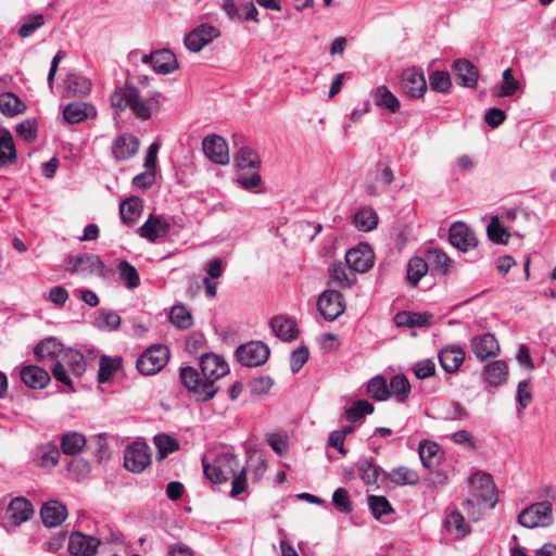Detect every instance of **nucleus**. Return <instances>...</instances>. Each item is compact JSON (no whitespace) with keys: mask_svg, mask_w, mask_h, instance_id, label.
Listing matches in <instances>:
<instances>
[{"mask_svg":"<svg viewBox=\"0 0 556 556\" xmlns=\"http://www.w3.org/2000/svg\"><path fill=\"white\" fill-rule=\"evenodd\" d=\"M200 369L203 378L192 367L180 369V381L197 401L205 402L215 396L218 388L216 381L229 372V365L225 358L215 353L203 354L200 358Z\"/></svg>","mask_w":556,"mask_h":556,"instance_id":"obj_1","label":"nucleus"},{"mask_svg":"<svg viewBox=\"0 0 556 556\" xmlns=\"http://www.w3.org/2000/svg\"><path fill=\"white\" fill-rule=\"evenodd\" d=\"M236 164L239 169L237 182L247 190L261 185L262 178L258 173L261 166L260 155L248 147H242L236 153Z\"/></svg>","mask_w":556,"mask_h":556,"instance_id":"obj_2","label":"nucleus"},{"mask_svg":"<svg viewBox=\"0 0 556 556\" xmlns=\"http://www.w3.org/2000/svg\"><path fill=\"white\" fill-rule=\"evenodd\" d=\"M518 522L525 528H546L554 522L553 504L549 501L536 502L518 515Z\"/></svg>","mask_w":556,"mask_h":556,"instance_id":"obj_3","label":"nucleus"},{"mask_svg":"<svg viewBox=\"0 0 556 556\" xmlns=\"http://www.w3.org/2000/svg\"><path fill=\"white\" fill-rule=\"evenodd\" d=\"M202 462L204 473L213 483L226 482L238 468V459L231 452L222 453L213 464L207 463L205 458Z\"/></svg>","mask_w":556,"mask_h":556,"instance_id":"obj_4","label":"nucleus"},{"mask_svg":"<svg viewBox=\"0 0 556 556\" xmlns=\"http://www.w3.org/2000/svg\"><path fill=\"white\" fill-rule=\"evenodd\" d=\"M168 349L165 345H152L137 359L136 366L144 376L155 375L167 364Z\"/></svg>","mask_w":556,"mask_h":556,"instance_id":"obj_5","label":"nucleus"},{"mask_svg":"<svg viewBox=\"0 0 556 556\" xmlns=\"http://www.w3.org/2000/svg\"><path fill=\"white\" fill-rule=\"evenodd\" d=\"M470 491L478 504L484 503L490 507L496 504V486L491 475L476 472L470 477Z\"/></svg>","mask_w":556,"mask_h":556,"instance_id":"obj_6","label":"nucleus"},{"mask_svg":"<svg viewBox=\"0 0 556 556\" xmlns=\"http://www.w3.org/2000/svg\"><path fill=\"white\" fill-rule=\"evenodd\" d=\"M269 353V348L264 342L251 341L241 344L236 351V356L243 366L257 367L267 362Z\"/></svg>","mask_w":556,"mask_h":556,"instance_id":"obj_7","label":"nucleus"},{"mask_svg":"<svg viewBox=\"0 0 556 556\" xmlns=\"http://www.w3.org/2000/svg\"><path fill=\"white\" fill-rule=\"evenodd\" d=\"M317 308L326 320L332 321L345 311L343 295L337 290H326L318 299Z\"/></svg>","mask_w":556,"mask_h":556,"instance_id":"obj_8","label":"nucleus"},{"mask_svg":"<svg viewBox=\"0 0 556 556\" xmlns=\"http://www.w3.org/2000/svg\"><path fill=\"white\" fill-rule=\"evenodd\" d=\"M150 462L149 446L144 442H134L125 450L124 465L129 471L141 472Z\"/></svg>","mask_w":556,"mask_h":556,"instance_id":"obj_9","label":"nucleus"},{"mask_svg":"<svg viewBox=\"0 0 556 556\" xmlns=\"http://www.w3.org/2000/svg\"><path fill=\"white\" fill-rule=\"evenodd\" d=\"M220 31L217 27L208 24H201L185 37V46L192 52H199L203 47L211 43L219 37Z\"/></svg>","mask_w":556,"mask_h":556,"instance_id":"obj_10","label":"nucleus"},{"mask_svg":"<svg viewBox=\"0 0 556 556\" xmlns=\"http://www.w3.org/2000/svg\"><path fill=\"white\" fill-rule=\"evenodd\" d=\"M170 229L169 218L163 215L151 214L148 219L137 229V233L149 242H156L164 238Z\"/></svg>","mask_w":556,"mask_h":556,"instance_id":"obj_11","label":"nucleus"},{"mask_svg":"<svg viewBox=\"0 0 556 556\" xmlns=\"http://www.w3.org/2000/svg\"><path fill=\"white\" fill-rule=\"evenodd\" d=\"M205 156L213 163L226 165L229 163V151L226 140L218 135L206 136L202 141Z\"/></svg>","mask_w":556,"mask_h":556,"instance_id":"obj_12","label":"nucleus"},{"mask_svg":"<svg viewBox=\"0 0 556 556\" xmlns=\"http://www.w3.org/2000/svg\"><path fill=\"white\" fill-rule=\"evenodd\" d=\"M345 262L354 273H365L374 265V252L368 244H359L346 252Z\"/></svg>","mask_w":556,"mask_h":556,"instance_id":"obj_13","label":"nucleus"},{"mask_svg":"<svg viewBox=\"0 0 556 556\" xmlns=\"http://www.w3.org/2000/svg\"><path fill=\"white\" fill-rule=\"evenodd\" d=\"M450 242L453 247L467 252L478 245L475 232L464 223H454L450 228Z\"/></svg>","mask_w":556,"mask_h":556,"instance_id":"obj_14","label":"nucleus"},{"mask_svg":"<svg viewBox=\"0 0 556 556\" xmlns=\"http://www.w3.org/2000/svg\"><path fill=\"white\" fill-rule=\"evenodd\" d=\"M102 267L103 264L101 260L92 254L68 256L66 260V270L75 275H91L97 270H100Z\"/></svg>","mask_w":556,"mask_h":556,"instance_id":"obj_15","label":"nucleus"},{"mask_svg":"<svg viewBox=\"0 0 556 556\" xmlns=\"http://www.w3.org/2000/svg\"><path fill=\"white\" fill-rule=\"evenodd\" d=\"M402 88L410 98H420L427 90V81L422 71L407 68L402 74Z\"/></svg>","mask_w":556,"mask_h":556,"instance_id":"obj_16","label":"nucleus"},{"mask_svg":"<svg viewBox=\"0 0 556 556\" xmlns=\"http://www.w3.org/2000/svg\"><path fill=\"white\" fill-rule=\"evenodd\" d=\"M100 543V540L94 536L74 532L70 536L68 551L74 556H93Z\"/></svg>","mask_w":556,"mask_h":556,"instance_id":"obj_17","label":"nucleus"},{"mask_svg":"<svg viewBox=\"0 0 556 556\" xmlns=\"http://www.w3.org/2000/svg\"><path fill=\"white\" fill-rule=\"evenodd\" d=\"M59 448L51 441L38 444L31 451V460L40 468H53L59 463Z\"/></svg>","mask_w":556,"mask_h":556,"instance_id":"obj_18","label":"nucleus"},{"mask_svg":"<svg viewBox=\"0 0 556 556\" xmlns=\"http://www.w3.org/2000/svg\"><path fill=\"white\" fill-rule=\"evenodd\" d=\"M142 63L149 64L159 74H169L177 68L175 54L167 50H159L142 58Z\"/></svg>","mask_w":556,"mask_h":556,"instance_id":"obj_19","label":"nucleus"},{"mask_svg":"<svg viewBox=\"0 0 556 556\" xmlns=\"http://www.w3.org/2000/svg\"><path fill=\"white\" fill-rule=\"evenodd\" d=\"M470 345L473 354L480 361H485L488 357L496 356L500 353V344L491 333L473 337Z\"/></svg>","mask_w":556,"mask_h":556,"instance_id":"obj_20","label":"nucleus"},{"mask_svg":"<svg viewBox=\"0 0 556 556\" xmlns=\"http://www.w3.org/2000/svg\"><path fill=\"white\" fill-rule=\"evenodd\" d=\"M34 514L31 503L24 497L13 498L7 509V518L13 526L27 521Z\"/></svg>","mask_w":556,"mask_h":556,"instance_id":"obj_21","label":"nucleus"},{"mask_svg":"<svg viewBox=\"0 0 556 556\" xmlns=\"http://www.w3.org/2000/svg\"><path fill=\"white\" fill-rule=\"evenodd\" d=\"M20 378L31 389H43L50 382L48 371L37 365L23 366L20 370Z\"/></svg>","mask_w":556,"mask_h":556,"instance_id":"obj_22","label":"nucleus"},{"mask_svg":"<svg viewBox=\"0 0 556 556\" xmlns=\"http://www.w3.org/2000/svg\"><path fill=\"white\" fill-rule=\"evenodd\" d=\"M139 149V140L137 137L123 134L118 136L112 144V152L117 160H129Z\"/></svg>","mask_w":556,"mask_h":556,"instance_id":"obj_23","label":"nucleus"},{"mask_svg":"<svg viewBox=\"0 0 556 556\" xmlns=\"http://www.w3.org/2000/svg\"><path fill=\"white\" fill-rule=\"evenodd\" d=\"M464 359L465 352L458 345L445 346L439 353L440 365L448 374L456 372Z\"/></svg>","mask_w":556,"mask_h":556,"instance_id":"obj_24","label":"nucleus"},{"mask_svg":"<svg viewBox=\"0 0 556 556\" xmlns=\"http://www.w3.org/2000/svg\"><path fill=\"white\" fill-rule=\"evenodd\" d=\"M137 92L138 88L129 84L116 87L110 97L111 105L118 112L129 110Z\"/></svg>","mask_w":556,"mask_h":556,"instance_id":"obj_25","label":"nucleus"},{"mask_svg":"<svg viewBox=\"0 0 556 556\" xmlns=\"http://www.w3.org/2000/svg\"><path fill=\"white\" fill-rule=\"evenodd\" d=\"M40 516L46 527H58L65 520L67 516V509L60 502L51 501L42 506Z\"/></svg>","mask_w":556,"mask_h":556,"instance_id":"obj_26","label":"nucleus"},{"mask_svg":"<svg viewBox=\"0 0 556 556\" xmlns=\"http://www.w3.org/2000/svg\"><path fill=\"white\" fill-rule=\"evenodd\" d=\"M454 71L458 84L467 88L476 87L479 73L472 63L465 59L457 60L454 63Z\"/></svg>","mask_w":556,"mask_h":556,"instance_id":"obj_27","label":"nucleus"},{"mask_svg":"<svg viewBox=\"0 0 556 556\" xmlns=\"http://www.w3.org/2000/svg\"><path fill=\"white\" fill-rule=\"evenodd\" d=\"M270 328L273 333L283 341H291L298 337L295 323L285 316H275L271 318Z\"/></svg>","mask_w":556,"mask_h":556,"instance_id":"obj_28","label":"nucleus"},{"mask_svg":"<svg viewBox=\"0 0 556 556\" xmlns=\"http://www.w3.org/2000/svg\"><path fill=\"white\" fill-rule=\"evenodd\" d=\"M93 116H96L94 108L85 102L68 103L63 111L64 119L71 124H76Z\"/></svg>","mask_w":556,"mask_h":556,"instance_id":"obj_29","label":"nucleus"},{"mask_svg":"<svg viewBox=\"0 0 556 556\" xmlns=\"http://www.w3.org/2000/svg\"><path fill=\"white\" fill-rule=\"evenodd\" d=\"M485 381L490 387H497L506 382L508 377V367L504 361H494L484 368Z\"/></svg>","mask_w":556,"mask_h":556,"instance_id":"obj_30","label":"nucleus"},{"mask_svg":"<svg viewBox=\"0 0 556 556\" xmlns=\"http://www.w3.org/2000/svg\"><path fill=\"white\" fill-rule=\"evenodd\" d=\"M159 108V102L154 97L143 99L140 92H137V99L132 101L130 111L131 113L142 121L149 119L154 111Z\"/></svg>","mask_w":556,"mask_h":556,"instance_id":"obj_31","label":"nucleus"},{"mask_svg":"<svg viewBox=\"0 0 556 556\" xmlns=\"http://www.w3.org/2000/svg\"><path fill=\"white\" fill-rule=\"evenodd\" d=\"M143 210L142 201L139 198L131 197L123 201L119 205L121 218L125 224L131 225L137 222Z\"/></svg>","mask_w":556,"mask_h":556,"instance_id":"obj_32","label":"nucleus"},{"mask_svg":"<svg viewBox=\"0 0 556 556\" xmlns=\"http://www.w3.org/2000/svg\"><path fill=\"white\" fill-rule=\"evenodd\" d=\"M329 273L332 280L341 288H351L356 281L354 271L341 262L331 264Z\"/></svg>","mask_w":556,"mask_h":556,"instance_id":"obj_33","label":"nucleus"},{"mask_svg":"<svg viewBox=\"0 0 556 556\" xmlns=\"http://www.w3.org/2000/svg\"><path fill=\"white\" fill-rule=\"evenodd\" d=\"M377 106L388 110L391 113L400 111L401 103L387 86H379L374 93Z\"/></svg>","mask_w":556,"mask_h":556,"instance_id":"obj_34","label":"nucleus"},{"mask_svg":"<svg viewBox=\"0 0 556 556\" xmlns=\"http://www.w3.org/2000/svg\"><path fill=\"white\" fill-rule=\"evenodd\" d=\"M16 160V150L12 135L7 129H0V166L13 163Z\"/></svg>","mask_w":556,"mask_h":556,"instance_id":"obj_35","label":"nucleus"},{"mask_svg":"<svg viewBox=\"0 0 556 556\" xmlns=\"http://www.w3.org/2000/svg\"><path fill=\"white\" fill-rule=\"evenodd\" d=\"M353 225L362 231H370L378 225V216L370 207L358 210L352 217Z\"/></svg>","mask_w":556,"mask_h":556,"instance_id":"obj_36","label":"nucleus"},{"mask_svg":"<svg viewBox=\"0 0 556 556\" xmlns=\"http://www.w3.org/2000/svg\"><path fill=\"white\" fill-rule=\"evenodd\" d=\"M444 526L452 535L458 539L464 538L470 531L469 525L465 522L464 516L456 510L451 511L446 516Z\"/></svg>","mask_w":556,"mask_h":556,"instance_id":"obj_37","label":"nucleus"},{"mask_svg":"<svg viewBox=\"0 0 556 556\" xmlns=\"http://www.w3.org/2000/svg\"><path fill=\"white\" fill-rule=\"evenodd\" d=\"M121 325V316L110 309H100L94 316V326L101 331H114Z\"/></svg>","mask_w":556,"mask_h":556,"instance_id":"obj_38","label":"nucleus"},{"mask_svg":"<svg viewBox=\"0 0 556 556\" xmlns=\"http://www.w3.org/2000/svg\"><path fill=\"white\" fill-rule=\"evenodd\" d=\"M433 316L428 313H399L395 316V323L397 326L408 327H424L429 326L432 321Z\"/></svg>","mask_w":556,"mask_h":556,"instance_id":"obj_39","label":"nucleus"},{"mask_svg":"<svg viewBox=\"0 0 556 556\" xmlns=\"http://www.w3.org/2000/svg\"><path fill=\"white\" fill-rule=\"evenodd\" d=\"M86 445V438L79 432H67L62 437L61 448L65 455H76Z\"/></svg>","mask_w":556,"mask_h":556,"instance_id":"obj_40","label":"nucleus"},{"mask_svg":"<svg viewBox=\"0 0 556 556\" xmlns=\"http://www.w3.org/2000/svg\"><path fill=\"white\" fill-rule=\"evenodd\" d=\"M62 349L63 345L55 338H47L35 346L34 352L39 359L53 362Z\"/></svg>","mask_w":556,"mask_h":556,"instance_id":"obj_41","label":"nucleus"},{"mask_svg":"<svg viewBox=\"0 0 556 556\" xmlns=\"http://www.w3.org/2000/svg\"><path fill=\"white\" fill-rule=\"evenodd\" d=\"M428 264L419 256H414L408 261L406 279L412 287H416L420 279L427 274Z\"/></svg>","mask_w":556,"mask_h":556,"instance_id":"obj_42","label":"nucleus"},{"mask_svg":"<svg viewBox=\"0 0 556 556\" xmlns=\"http://www.w3.org/2000/svg\"><path fill=\"white\" fill-rule=\"evenodd\" d=\"M440 447L437 443L422 441L419 444L418 453L422 465L426 468L434 467L440 460Z\"/></svg>","mask_w":556,"mask_h":556,"instance_id":"obj_43","label":"nucleus"},{"mask_svg":"<svg viewBox=\"0 0 556 556\" xmlns=\"http://www.w3.org/2000/svg\"><path fill=\"white\" fill-rule=\"evenodd\" d=\"M121 281L128 289H136L140 286V276L135 266L123 260L117 265Z\"/></svg>","mask_w":556,"mask_h":556,"instance_id":"obj_44","label":"nucleus"},{"mask_svg":"<svg viewBox=\"0 0 556 556\" xmlns=\"http://www.w3.org/2000/svg\"><path fill=\"white\" fill-rule=\"evenodd\" d=\"M122 358L118 356L110 357L103 355L100 358L98 381L104 383L121 368Z\"/></svg>","mask_w":556,"mask_h":556,"instance_id":"obj_45","label":"nucleus"},{"mask_svg":"<svg viewBox=\"0 0 556 556\" xmlns=\"http://www.w3.org/2000/svg\"><path fill=\"white\" fill-rule=\"evenodd\" d=\"M169 319L179 329H188L193 324L192 315L184 304H176L172 307Z\"/></svg>","mask_w":556,"mask_h":556,"instance_id":"obj_46","label":"nucleus"},{"mask_svg":"<svg viewBox=\"0 0 556 556\" xmlns=\"http://www.w3.org/2000/svg\"><path fill=\"white\" fill-rule=\"evenodd\" d=\"M24 110L23 102L12 92L0 94V111L8 116H14Z\"/></svg>","mask_w":556,"mask_h":556,"instance_id":"obj_47","label":"nucleus"},{"mask_svg":"<svg viewBox=\"0 0 556 556\" xmlns=\"http://www.w3.org/2000/svg\"><path fill=\"white\" fill-rule=\"evenodd\" d=\"M520 87L519 81L513 76V71L506 68L503 72V81L494 89V94L497 97H510Z\"/></svg>","mask_w":556,"mask_h":556,"instance_id":"obj_48","label":"nucleus"},{"mask_svg":"<svg viewBox=\"0 0 556 556\" xmlns=\"http://www.w3.org/2000/svg\"><path fill=\"white\" fill-rule=\"evenodd\" d=\"M368 394L377 401H386L390 397L387 380L382 376L371 378L367 384Z\"/></svg>","mask_w":556,"mask_h":556,"instance_id":"obj_49","label":"nucleus"},{"mask_svg":"<svg viewBox=\"0 0 556 556\" xmlns=\"http://www.w3.org/2000/svg\"><path fill=\"white\" fill-rule=\"evenodd\" d=\"M486 233L491 241L500 244L508 242L510 237L509 232L504 226L501 225L497 216H493L486 227Z\"/></svg>","mask_w":556,"mask_h":556,"instance_id":"obj_50","label":"nucleus"},{"mask_svg":"<svg viewBox=\"0 0 556 556\" xmlns=\"http://www.w3.org/2000/svg\"><path fill=\"white\" fill-rule=\"evenodd\" d=\"M357 469L362 480L367 484H376L379 478L380 468L368 459H362L357 464Z\"/></svg>","mask_w":556,"mask_h":556,"instance_id":"obj_51","label":"nucleus"},{"mask_svg":"<svg viewBox=\"0 0 556 556\" xmlns=\"http://www.w3.org/2000/svg\"><path fill=\"white\" fill-rule=\"evenodd\" d=\"M390 394L393 393L400 402H405L409 391L410 384L404 375H395L390 381Z\"/></svg>","mask_w":556,"mask_h":556,"instance_id":"obj_52","label":"nucleus"},{"mask_svg":"<svg viewBox=\"0 0 556 556\" xmlns=\"http://www.w3.org/2000/svg\"><path fill=\"white\" fill-rule=\"evenodd\" d=\"M374 412V405L365 400H359L353 404L345 412V417L349 421L355 422L363 418L365 415H369Z\"/></svg>","mask_w":556,"mask_h":556,"instance_id":"obj_53","label":"nucleus"},{"mask_svg":"<svg viewBox=\"0 0 556 556\" xmlns=\"http://www.w3.org/2000/svg\"><path fill=\"white\" fill-rule=\"evenodd\" d=\"M391 481L396 484H416L419 480L418 473L407 467H399L390 473Z\"/></svg>","mask_w":556,"mask_h":556,"instance_id":"obj_54","label":"nucleus"},{"mask_svg":"<svg viewBox=\"0 0 556 556\" xmlns=\"http://www.w3.org/2000/svg\"><path fill=\"white\" fill-rule=\"evenodd\" d=\"M368 504L376 519L393 511L391 504L384 496L370 495L368 497Z\"/></svg>","mask_w":556,"mask_h":556,"instance_id":"obj_55","label":"nucleus"},{"mask_svg":"<svg viewBox=\"0 0 556 556\" xmlns=\"http://www.w3.org/2000/svg\"><path fill=\"white\" fill-rule=\"evenodd\" d=\"M67 359L70 362L67 368L71 375L80 377L86 370L84 355L76 350L67 349Z\"/></svg>","mask_w":556,"mask_h":556,"instance_id":"obj_56","label":"nucleus"},{"mask_svg":"<svg viewBox=\"0 0 556 556\" xmlns=\"http://www.w3.org/2000/svg\"><path fill=\"white\" fill-rule=\"evenodd\" d=\"M154 444L161 457H165L166 455L172 454L179 448L178 442L167 434L155 435Z\"/></svg>","mask_w":556,"mask_h":556,"instance_id":"obj_57","label":"nucleus"},{"mask_svg":"<svg viewBox=\"0 0 556 556\" xmlns=\"http://www.w3.org/2000/svg\"><path fill=\"white\" fill-rule=\"evenodd\" d=\"M429 81L431 89L438 92H447L452 86L448 73L442 71L433 72L430 75Z\"/></svg>","mask_w":556,"mask_h":556,"instance_id":"obj_58","label":"nucleus"},{"mask_svg":"<svg viewBox=\"0 0 556 556\" xmlns=\"http://www.w3.org/2000/svg\"><path fill=\"white\" fill-rule=\"evenodd\" d=\"M45 23L41 14L28 17L18 28V35L23 38L31 36Z\"/></svg>","mask_w":556,"mask_h":556,"instance_id":"obj_59","label":"nucleus"},{"mask_svg":"<svg viewBox=\"0 0 556 556\" xmlns=\"http://www.w3.org/2000/svg\"><path fill=\"white\" fill-rule=\"evenodd\" d=\"M16 132L25 141L31 142L37 137V124L33 119H25L16 126Z\"/></svg>","mask_w":556,"mask_h":556,"instance_id":"obj_60","label":"nucleus"},{"mask_svg":"<svg viewBox=\"0 0 556 556\" xmlns=\"http://www.w3.org/2000/svg\"><path fill=\"white\" fill-rule=\"evenodd\" d=\"M249 466L252 467L254 481H258L267 469L266 460L255 451L249 452Z\"/></svg>","mask_w":556,"mask_h":556,"instance_id":"obj_61","label":"nucleus"},{"mask_svg":"<svg viewBox=\"0 0 556 556\" xmlns=\"http://www.w3.org/2000/svg\"><path fill=\"white\" fill-rule=\"evenodd\" d=\"M332 503L342 513H350L352 510L349 492L343 488H339L333 492Z\"/></svg>","mask_w":556,"mask_h":556,"instance_id":"obj_62","label":"nucleus"},{"mask_svg":"<svg viewBox=\"0 0 556 556\" xmlns=\"http://www.w3.org/2000/svg\"><path fill=\"white\" fill-rule=\"evenodd\" d=\"M309 356L308 349L306 346H300L294 350L290 358V367L293 374L301 370L303 365L307 362Z\"/></svg>","mask_w":556,"mask_h":556,"instance_id":"obj_63","label":"nucleus"},{"mask_svg":"<svg viewBox=\"0 0 556 556\" xmlns=\"http://www.w3.org/2000/svg\"><path fill=\"white\" fill-rule=\"evenodd\" d=\"M414 372L418 379L429 378L435 372V364L429 358L419 361L414 366Z\"/></svg>","mask_w":556,"mask_h":556,"instance_id":"obj_64","label":"nucleus"}]
</instances>
